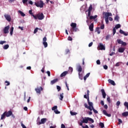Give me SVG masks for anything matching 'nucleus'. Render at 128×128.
Masks as SVG:
<instances>
[{
  "label": "nucleus",
  "instance_id": "nucleus-1",
  "mask_svg": "<svg viewBox=\"0 0 128 128\" xmlns=\"http://www.w3.org/2000/svg\"><path fill=\"white\" fill-rule=\"evenodd\" d=\"M103 14L104 16L105 22L106 24H108L109 22L108 20H110V22H112V17L108 18V16H112V13L108 12H103Z\"/></svg>",
  "mask_w": 128,
  "mask_h": 128
},
{
  "label": "nucleus",
  "instance_id": "nucleus-2",
  "mask_svg": "<svg viewBox=\"0 0 128 128\" xmlns=\"http://www.w3.org/2000/svg\"><path fill=\"white\" fill-rule=\"evenodd\" d=\"M13 116L12 112V110H10L8 112H5L2 115L0 120H4V118H6V116L8 118L9 116Z\"/></svg>",
  "mask_w": 128,
  "mask_h": 128
},
{
  "label": "nucleus",
  "instance_id": "nucleus-3",
  "mask_svg": "<svg viewBox=\"0 0 128 128\" xmlns=\"http://www.w3.org/2000/svg\"><path fill=\"white\" fill-rule=\"evenodd\" d=\"M87 96H88V102L90 108H94V104L90 102V90H87Z\"/></svg>",
  "mask_w": 128,
  "mask_h": 128
},
{
  "label": "nucleus",
  "instance_id": "nucleus-4",
  "mask_svg": "<svg viewBox=\"0 0 128 128\" xmlns=\"http://www.w3.org/2000/svg\"><path fill=\"white\" fill-rule=\"evenodd\" d=\"M70 26L72 27L70 30L71 32H78V28H76V24L74 22H72L70 24Z\"/></svg>",
  "mask_w": 128,
  "mask_h": 128
},
{
  "label": "nucleus",
  "instance_id": "nucleus-5",
  "mask_svg": "<svg viewBox=\"0 0 128 128\" xmlns=\"http://www.w3.org/2000/svg\"><path fill=\"white\" fill-rule=\"evenodd\" d=\"M36 18H34V20H44V14H38L35 16Z\"/></svg>",
  "mask_w": 128,
  "mask_h": 128
},
{
  "label": "nucleus",
  "instance_id": "nucleus-6",
  "mask_svg": "<svg viewBox=\"0 0 128 128\" xmlns=\"http://www.w3.org/2000/svg\"><path fill=\"white\" fill-rule=\"evenodd\" d=\"M44 2L42 0L35 2V6H36L37 8H44Z\"/></svg>",
  "mask_w": 128,
  "mask_h": 128
},
{
  "label": "nucleus",
  "instance_id": "nucleus-7",
  "mask_svg": "<svg viewBox=\"0 0 128 128\" xmlns=\"http://www.w3.org/2000/svg\"><path fill=\"white\" fill-rule=\"evenodd\" d=\"M98 48L99 50H106V46H104L102 43H100L98 46Z\"/></svg>",
  "mask_w": 128,
  "mask_h": 128
},
{
  "label": "nucleus",
  "instance_id": "nucleus-8",
  "mask_svg": "<svg viewBox=\"0 0 128 128\" xmlns=\"http://www.w3.org/2000/svg\"><path fill=\"white\" fill-rule=\"evenodd\" d=\"M4 16L8 22H10L12 20V18L10 14H4Z\"/></svg>",
  "mask_w": 128,
  "mask_h": 128
},
{
  "label": "nucleus",
  "instance_id": "nucleus-9",
  "mask_svg": "<svg viewBox=\"0 0 128 128\" xmlns=\"http://www.w3.org/2000/svg\"><path fill=\"white\" fill-rule=\"evenodd\" d=\"M44 88H42V87L40 86V88H35V90L37 94H40L42 90Z\"/></svg>",
  "mask_w": 128,
  "mask_h": 128
},
{
  "label": "nucleus",
  "instance_id": "nucleus-10",
  "mask_svg": "<svg viewBox=\"0 0 128 128\" xmlns=\"http://www.w3.org/2000/svg\"><path fill=\"white\" fill-rule=\"evenodd\" d=\"M8 30H10V26H6L4 29V34H8Z\"/></svg>",
  "mask_w": 128,
  "mask_h": 128
},
{
  "label": "nucleus",
  "instance_id": "nucleus-11",
  "mask_svg": "<svg viewBox=\"0 0 128 128\" xmlns=\"http://www.w3.org/2000/svg\"><path fill=\"white\" fill-rule=\"evenodd\" d=\"M46 122V118H43L41 119V122H39L38 123V124H44Z\"/></svg>",
  "mask_w": 128,
  "mask_h": 128
},
{
  "label": "nucleus",
  "instance_id": "nucleus-12",
  "mask_svg": "<svg viewBox=\"0 0 128 128\" xmlns=\"http://www.w3.org/2000/svg\"><path fill=\"white\" fill-rule=\"evenodd\" d=\"M101 92L102 94L103 98H106V92H104V90L102 89Z\"/></svg>",
  "mask_w": 128,
  "mask_h": 128
},
{
  "label": "nucleus",
  "instance_id": "nucleus-13",
  "mask_svg": "<svg viewBox=\"0 0 128 128\" xmlns=\"http://www.w3.org/2000/svg\"><path fill=\"white\" fill-rule=\"evenodd\" d=\"M89 30H90V32H94V23H92L89 26Z\"/></svg>",
  "mask_w": 128,
  "mask_h": 128
},
{
  "label": "nucleus",
  "instance_id": "nucleus-14",
  "mask_svg": "<svg viewBox=\"0 0 128 128\" xmlns=\"http://www.w3.org/2000/svg\"><path fill=\"white\" fill-rule=\"evenodd\" d=\"M103 114L106 116H108V118H110V116H112V114H108V112H106V110H103Z\"/></svg>",
  "mask_w": 128,
  "mask_h": 128
},
{
  "label": "nucleus",
  "instance_id": "nucleus-15",
  "mask_svg": "<svg viewBox=\"0 0 128 128\" xmlns=\"http://www.w3.org/2000/svg\"><path fill=\"white\" fill-rule=\"evenodd\" d=\"M108 82L109 84H112V86H116V82H114V81L110 79L108 80Z\"/></svg>",
  "mask_w": 128,
  "mask_h": 128
},
{
  "label": "nucleus",
  "instance_id": "nucleus-16",
  "mask_svg": "<svg viewBox=\"0 0 128 128\" xmlns=\"http://www.w3.org/2000/svg\"><path fill=\"white\" fill-rule=\"evenodd\" d=\"M58 78L54 79V80H52L50 81V84H56V82H58Z\"/></svg>",
  "mask_w": 128,
  "mask_h": 128
},
{
  "label": "nucleus",
  "instance_id": "nucleus-17",
  "mask_svg": "<svg viewBox=\"0 0 128 128\" xmlns=\"http://www.w3.org/2000/svg\"><path fill=\"white\" fill-rule=\"evenodd\" d=\"M68 74V71H65L63 72L60 76V78H64V76H66V74Z\"/></svg>",
  "mask_w": 128,
  "mask_h": 128
},
{
  "label": "nucleus",
  "instance_id": "nucleus-18",
  "mask_svg": "<svg viewBox=\"0 0 128 128\" xmlns=\"http://www.w3.org/2000/svg\"><path fill=\"white\" fill-rule=\"evenodd\" d=\"M120 32L122 34H124V36H128V34L124 32V30H120Z\"/></svg>",
  "mask_w": 128,
  "mask_h": 128
},
{
  "label": "nucleus",
  "instance_id": "nucleus-19",
  "mask_svg": "<svg viewBox=\"0 0 128 128\" xmlns=\"http://www.w3.org/2000/svg\"><path fill=\"white\" fill-rule=\"evenodd\" d=\"M82 122L84 124H88V118H84V119L82 120Z\"/></svg>",
  "mask_w": 128,
  "mask_h": 128
},
{
  "label": "nucleus",
  "instance_id": "nucleus-20",
  "mask_svg": "<svg viewBox=\"0 0 128 128\" xmlns=\"http://www.w3.org/2000/svg\"><path fill=\"white\" fill-rule=\"evenodd\" d=\"M78 72H82V66H80V65H79L78 66Z\"/></svg>",
  "mask_w": 128,
  "mask_h": 128
},
{
  "label": "nucleus",
  "instance_id": "nucleus-21",
  "mask_svg": "<svg viewBox=\"0 0 128 128\" xmlns=\"http://www.w3.org/2000/svg\"><path fill=\"white\" fill-rule=\"evenodd\" d=\"M125 50L126 49L124 48H118V52H124Z\"/></svg>",
  "mask_w": 128,
  "mask_h": 128
},
{
  "label": "nucleus",
  "instance_id": "nucleus-22",
  "mask_svg": "<svg viewBox=\"0 0 128 128\" xmlns=\"http://www.w3.org/2000/svg\"><path fill=\"white\" fill-rule=\"evenodd\" d=\"M29 14H31V16H33V18H36V16L34 14V13H32V10H29Z\"/></svg>",
  "mask_w": 128,
  "mask_h": 128
},
{
  "label": "nucleus",
  "instance_id": "nucleus-23",
  "mask_svg": "<svg viewBox=\"0 0 128 128\" xmlns=\"http://www.w3.org/2000/svg\"><path fill=\"white\" fill-rule=\"evenodd\" d=\"M90 73L88 72V73L84 78V80H86V78L90 76Z\"/></svg>",
  "mask_w": 128,
  "mask_h": 128
},
{
  "label": "nucleus",
  "instance_id": "nucleus-24",
  "mask_svg": "<svg viewBox=\"0 0 128 128\" xmlns=\"http://www.w3.org/2000/svg\"><path fill=\"white\" fill-rule=\"evenodd\" d=\"M98 18V15H95L94 16H91L90 17V20H96Z\"/></svg>",
  "mask_w": 128,
  "mask_h": 128
},
{
  "label": "nucleus",
  "instance_id": "nucleus-25",
  "mask_svg": "<svg viewBox=\"0 0 128 128\" xmlns=\"http://www.w3.org/2000/svg\"><path fill=\"white\" fill-rule=\"evenodd\" d=\"M95 32H97L98 34H100V27H97L96 29Z\"/></svg>",
  "mask_w": 128,
  "mask_h": 128
},
{
  "label": "nucleus",
  "instance_id": "nucleus-26",
  "mask_svg": "<svg viewBox=\"0 0 128 128\" xmlns=\"http://www.w3.org/2000/svg\"><path fill=\"white\" fill-rule=\"evenodd\" d=\"M85 108H88V110H90V112H92V108H90V106H88V104H84Z\"/></svg>",
  "mask_w": 128,
  "mask_h": 128
},
{
  "label": "nucleus",
  "instance_id": "nucleus-27",
  "mask_svg": "<svg viewBox=\"0 0 128 128\" xmlns=\"http://www.w3.org/2000/svg\"><path fill=\"white\" fill-rule=\"evenodd\" d=\"M78 76H79V78L80 80H82L84 78L82 74L80 72L78 73Z\"/></svg>",
  "mask_w": 128,
  "mask_h": 128
},
{
  "label": "nucleus",
  "instance_id": "nucleus-28",
  "mask_svg": "<svg viewBox=\"0 0 128 128\" xmlns=\"http://www.w3.org/2000/svg\"><path fill=\"white\" fill-rule=\"evenodd\" d=\"M122 116H128V112H124L122 114Z\"/></svg>",
  "mask_w": 128,
  "mask_h": 128
},
{
  "label": "nucleus",
  "instance_id": "nucleus-29",
  "mask_svg": "<svg viewBox=\"0 0 128 128\" xmlns=\"http://www.w3.org/2000/svg\"><path fill=\"white\" fill-rule=\"evenodd\" d=\"M10 48V46L8 44H6L4 46L3 48L4 50H8Z\"/></svg>",
  "mask_w": 128,
  "mask_h": 128
},
{
  "label": "nucleus",
  "instance_id": "nucleus-30",
  "mask_svg": "<svg viewBox=\"0 0 128 128\" xmlns=\"http://www.w3.org/2000/svg\"><path fill=\"white\" fill-rule=\"evenodd\" d=\"M18 12L22 16H26V14H24V13L22 12L19 10Z\"/></svg>",
  "mask_w": 128,
  "mask_h": 128
},
{
  "label": "nucleus",
  "instance_id": "nucleus-31",
  "mask_svg": "<svg viewBox=\"0 0 128 128\" xmlns=\"http://www.w3.org/2000/svg\"><path fill=\"white\" fill-rule=\"evenodd\" d=\"M99 126H100V128H104V124L102 122H100V124H99Z\"/></svg>",
  "mask_w": 128,
  "mask_h": 128
},
{
  "label": "nucleus",
  "instance_id": "nucleus-32",
  "mask_svg": "<svg viewBox=\"0 0 128 128\" xmlns=\"http://www.w3.org/2000/svg\"><path fill=\"white\" fill-rule=\"evenodd\" d=\"M92 4H90L89 8H88V12H92Z\"/></svg>",
  "mask_w": 128,
  "mask_h": 128
},
{
  "label": "nucleus",
  "instance_id": "nucleus-33",
  "mask_svg": "<svg viewBox=\"0 0 128 128\" xmlns=\"http://www.w3.org/2000/svg\"><path fill=\"white\" fill-rule=\"evenodd\" d=\"M63 98H64V93H62V94H60V100H62Z\"/></svg>",
  "mask_w": 128,
  "mask_h": 128
},
{
  "label": "nucleus",
  "instance_id": "nucleus-34",
  "mask_svg": "<svg viewBox=\"0 0 128 128\" xmlns=\"http://www.w3.org/2000/svg\"><path fill=\"white\" fill-rule=\"evenodd\" d=\"M70 114L71 116H76V114H78V113L76 112H72V111L70 112Z\"/></svg>",
  "mask_w": 128,
  "mask_h": 128
},
{
  "label": "nucleus",
  "instance_id": "nucleus-35",
  "mask_svg": "<svg viewBox=\"0 0 128 128\" xmlns=\"http://www.w3.org/2000/svg\"><path fill=\"white\" fill-rule=\"evenodd\" d=\"M13 32H14V27H12L10 28V36H12Z\"/></svg>",
  "mask_w": 128,
  "mask_h": 128
},
{
  "label": "nucleus",
  "instance_id": "nucleus-36",
  "mask_svg": "<svg viewBox=\"0 0 128 128\" xmlns=\"http://www.w3.org/2000/svg\"><path fill=\"white\" fill-rule=\"evenodd\" d=\"M118 43L119 44H122V40L120 39H118L117 40Z\"/></svg>",
  "mask_w": 128,
  "mask_h": 128
},
{
  "label": "nucleus",
  "instance_id": "nucleus-37",
  "mask_svg": "<svg viewBox=\"0 0 128 128\" xmlns=\"http://www.w3.org/2000/svg\"><path fill=\"white\" fill-rule=\"evenodd\" d=\"M120 17L118 16H116L114 18V20H116L117 22H119Z\"/></svg>",
  "mask_w": 128,
  "mask_h": 128
},
{
  "label": "nucleus",
  "instance_id": "nucleus-38",
  "mask_svg": "<svg viewBox=\"0 0 128 128\" xmlns=\"http://www.w3.org/2000/svg\"><path fill=\"white\" fill-rule=\"evenodd\" d=\"M92 110H93L94 112V114H98V110H96V109H94V108H91Z\"/></svg>",
  "mask_w": 128,
  "mask_h": 128
},
{
  "label": "nucleus",
  "instance_id": "nucleus-39",
  "mask_svg": "<svg viewBox=\"0 0 128 128\" xmlns=\"http://www.w3.org/2000/svg\"><path fill=\"white\" fill-rule=\"evenodd\" d=\"M57 108H58V106H55L52 108V110H54H54H56Z\"/></svg>",
  "mask_w": 128,
  "mask_h": 128
},
{
  "label": "nucleus",
  "instance_id": "nucleus-40",
  "mask_svg": "<svg viewBox=\"0 0 128 128\" xmlns=\"http://www.w3.org/2000/svg\"><path fill=\"white\" fill-rule=\"evenodd\" d=\"M88 120H89V122H92V123L94 122V121L93 120L92 118H90L88 117Z\"/></svg>",
  "mask_w": 128,
  "mask_h": 128
},
{
  "label": "nucleus",
  "instance_id": "nucleus-41",
  "mask_svg": "<svg viewBox=\"0 0 128 128\" xmlns=\"http://www.w3.org/2000/svg\"><path fill=\"white\" fill-rule=\"evenodd\" d=\"M5 84H6V86H10V82L6 80L5 81Z\"/></svg>",
  "mask_w": 128,
  "mask_h": 128
},
{
  "label": "nucleus",
  "instance_id": "nucleus-42",
  "mask_svg": "<svg viewBox=\"0 0 128 128\" xmlns=\"http://www.w3.org/2000/svg\"><path fill=\"white\" fill-rule=\"evenodd\" d=\"M43 44H44V48H48V42H43Z\"/></svg>",
  "mask_w": 128,
  "mask_h": 128
},
{
  "label": "nucleus",
  "instance_id": "nucleus-43",
  "mask_svg": "<svg viewBox=\"0 0 128 128\" xmlns=\"http://www.w3.org/2000/svg\"><path fill=\"white\" fill-rule=\"evenodd\" d=\"M115 28H116V29L120 28V24H116Z\"/></svg>",
  "mask_w": 128,
  "mask_h": 128
},
{
  "label": "nucleus",
  "instance_id": "nucleus-44",
  "mask_svg": "<svg viewBox=\"0 0 128 128\" xmlns=\"http://www.w3.org/2000/svg\"><path fill=\"white\" fill-rule=\"evenodd\" d=\"M54 112L55 114H60V112L56 109Z\"/></svg>",
  "mask_w": 128,
  "mask_h": 128
},
{
  "label": "nucleus",
  "instance_id": "nucleus-45",
  "mask_svg": "<svg viewBox=\"0 0 128 128\" xmlns=\"http://www.w3.org/2000/svg\"><path fill=\"white\" fill-rule=\"evenodd\" d=\"M56 88H57L58 92H60V90H62V88H60V86H56Z\"/></svg>",
  "mask_w": 128,
  "mask_h": 128
},
{
  "label": "nucleus",
  "instance_id": "nucleus-46",
  "mask_svg": "<svg viewBox=\"0 0 128 128\" xmlns=\"http://www.w3.org/2000/svg\"><path fill=\"white\" fill-rule=\"evenodd\" d=\"M21 126H22V128H26V126L22 123V122H21Z\"/></svg>",
  "mask_w": 128,
  "mask_h": 128
},
{
  "label": "nucleus",
  "instance_id": "nucleus-47",
  "mask_svg": "<svg viewBox=\"0 0 128 128\" xmlns=\"http://www.w3.org/2000/svg\"><path fill=\"white\" fill-rule=\"evenodd\" d=\"M107 102H108V104H110V98H107Z\"/></svg>",
  "mask_w": 128,
  "mask_h": 128
},
{
  "label": "nucleus",
  "instance_id": "nucleus-48",
  "mask_svg": "<svg viewBox=\"0 0 128 128\" xmlns=\"http://www.w3.org/2000/svg\"><path fill=\"white\" fill-rule=\"evenodd\" d=\"M110 35H107L106 36V40H109L110 39Z\"/></svg>",
  "mask_w": 128,
  "mask_h": 128
},
{
  "label": "nucleus",
  "instance_id": "nucleus-49",
  "mask_svg": "<svg viewBox=\"0 0 128 128\" xmlns=\"http://www.w3.org/2000/svg\"><path fill=\"white\" fill-rule=\"evenodd\" d=\"M72 70H73L72 68L69 67V70H68V72H72Z\"/></svg>",
  "mask_w": 128,
  "mask_h": 128
},
{
  "label": "nucleus",
  "instance_id": "nucleus-50",
  "mask_svg": "<svg viewBox=\"0 0 128 128\" xmlns=\"http://www.w3.org/2000/svg\"><path fill=\"white\" fill-rule=\"evenodd\" d=\"M121 44L122 46H126V42H124V41H122V44Z\"/></svg>",
  "mask_w": 128,
  "mask_h": 128
},
{
  "label": "nucleus",
  "instance_id": "nucleus-51",
  "mask_svg": "<svg viewBox=\"0 0 128 128\" xmlns=\"http://www.w3.org/2000/svg\"><path fill=\"white\" fill-rule=\"evenodd\" d=\"M43 42H46V37H44L43 38Z\"/></svg>",
  "mask_w": 128,
  "mask_h": 128
},
{
  "label": "nucleus",
  "instance_id": "nucleus-52",
  "mask_svg": "<svg viewBox=\"0 0 128 128\" xmlns=\"http://www.w3.org/2000/svg\"><path fill=\"white\" fill-rule=\"evenodd\" d=\"M100 30H104V24H102L100 27Z\"/></svg>",
  "mask_w": 128,
  "mask_h": 128
},
{
  "label": "nucleus",
  "instance_id": "nucleus-53",
  "mask_svg": "<svg viewBox=\"0 0 128 128\" xmlns=\"http://www.w3.org/2000/svg\"><path fill=\"white\" fill-rule=\"evenodd\" d=\"M66 87L67 88L68 90H70V88H68V82H65Z\"/></svg>",
  "mask_w": 128,
  "mask_h": 128
},
{
  "label": "nucleus",
  "instance_id": "nucleus-54",
  "mask_svg": "<svg viewBox=\"0 0 128 128\" xmlns=\"http://www.w3.org/2000/svg\"><path fill=\"white\" fill-rule=\"evenodd\" d=\"M38 28H36L34 30V34H36L38 32Z\"/></svg>",
  "mask_w": 128,
  "mask_h": 128
},
{
  "label": "nucleus",
  "instance_id": "nucleus-55",
  "mask_svg": "<svg viewBox=\"0 0 128 128\" xmlns=\"http://www.w3.org/2000/svg\"><path fill=\"white\" fill-rule=\"evenodd\" d=\"M120 62H118L116 63V66H120Z\"/></svg>",
  "mask_w": 128,
  "mask_h": 128
},
{
  "label": "nucleus",
  "instance_id": "nucleus-56",
  "mask_svg": "<svg viewBox=\"0 0 128 128\" xmlns=\"http://www.w3.org/2000/svg\"><path fill=\"white\" fill-rule=\"evenodd\" d=\"M6 41H0V44H6Z\"/></svg>",
  "mask_w": 128,
  "mask_h": 128
},
{
  "label": "nucleus",
  "instance_id": "nucleus-57",
  "mask_svg": "<svg viewBox=\"0 0 128 128\" xmlns=\"http://www.w3.org/2000/svg\"><path fill=\"white\" fill-rule=\"evenodd\" d=\"M68 40L72 41V37H70V36H69L68 37Z\"/></svg>",
  "mask_w": 128,
  "mask_h": 128
},
{
  "label": "nucleus",
  "instance_id": "nucleus-58",
  "mask_svg": "<svg viewBox=\"0 0 128 128\" xmlns=\"http://www.w3.org/2000/svg\"><path fill=\"white\" fill-rule=\"evenodd\" d=\"M46 74H48V76H50V71H47Z\"/></svg>",
  "mask_w": 128,
  "mask_h": 128
},
{
  "label": "nucleus",
  "instance_id": "nucleus-59",
  "mask_svg": "<svg viewBox=\"0 0 128 128\" xmlns=\"http://www.w3.org/2000/svg\"><path fill=\"white\" fill-rule=\"evenodd\" d=\"M116 28H113V34L114 35L116 34Z\"/></svg>",
  "mask_w": 128,
  "mask_h": 128
},
{
  "label": "nucleus",
  "instance_id": "nucleus-60",
  "mask_svg": "<svg viewBox=\"0 0 128 128\" xmlns=\"http://www.w3.org/2000/svg\"><path fill=\"white\" fill-rule=\"evenodd\" d=\"M96 64H100V60H97Z\"/></svg>",
  "mask_w": 128,
  "mask_h": 128
},
{
  "label": "nucleus",
  "instance_id": "nucleus-61",
  "mask_svg": "<svg viewBox=\"0 0 128 128\" xmlns=\"http://www.w3.org/2000/svg\"><path fill=\"white\" fill-rule=\"evenodd\" d=\"M120 102L118 101L117 102H116L117 106H120Z\"/></svg>",
  "mask_w": 128,
  "mask_h": 128
},
{
  "label": "nucleus",
  "instance_id": "nucleus-62",
  "mask_svg": "<svg viewBox=\"0 0 128 128\" xmlns=\"http://www.w3.org/2000/svg\"><path fill=\"white\" fill-rule=\"evenodd\" d=\"M66 52V54H68V52H70V50L68 49H66V50H65Z\"/></svg>",
  "mask_w": 128,
  "mask_h": 128
},
{
  "label": "nucleus",
  "instance_id": "nucleus-63",
  "mask_svg": "<svg viewBox=\"0 0 128 128\" xmlns=\"http://www.w3.org/2000/svg\"><path fill=\"white\" fill-rule=\"evenodd\" d=\"M104 70H108V66L104 65Z\"/></svg>",
  "mask_w": 128,
  "mask_h": 128
},
{
  "label": "nucleus",
  "instance_id": "nucleus-64",
  "mask_svg": "<svg viewBox=\"0 0 128 128\" xmlns=\"http://www.w3.org/2000/svg\"><path fill=\"white\" fill-rule=\"evenodd\" d=\"M61 128H66V126L64 124H61Z\"/></svg>",
  "mask_w": 128,
  "mask_h": 128
}]
</instances>
